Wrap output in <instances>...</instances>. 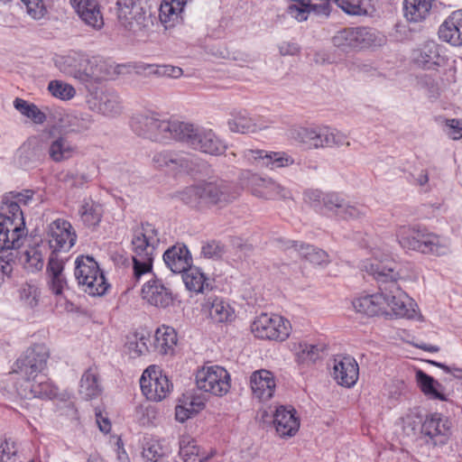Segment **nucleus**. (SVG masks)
<instances>
[{
	"label": "nucleus",
	"mask_w": 462,
	"mask_h": 462,
	"mask_svg": "<svg viewBox=\"0 0 462 462\" xmlns=\"http://www.w3.org/2000/svg\"><path fill=\"white\" fill-rule=\"evenodd\" d=\"M79 213L84 225L88 227L97 226L101 220V208L93 200H84Z\"/></svg>",
	"instance_id": "43"
},
{
	"label": "nucleus",
	"mask_w": 462,
	"mask_h": 462,
	"mask_svg": "<svg viewBox=\"0 0 462 462\" xmlns=\"http://www.w3.org/2000/svg\"><path fill=\"white\" fill-rule=\"evenodd\" d=\"M412 59L414 63L423 69H435L439 66L441 60L439 44L433 41L426 42L413 51Z\"/></svg>",
	"instance_id": "30"
},
{
	"label": "nucleus",
	"mask_w": 462,
	"mask_h": 462,
	"mask_svg": "<svg viewBox=\"0 0 462 462\" xmlns=\"http://www.w3.org/2000/svg\"><path fill=\"white\" fill-rule=\"evenodd\" d=\"M295 413L296 411L291 407L280 406L276 409L273 423L280 437H291L298 431L300 421Z\"/></svg>",
	"instance_id": "27"
},
{
	"label": "nucleus",
	"mask_w": 462,
	"mask_h": 462,
	"mask_svg": "<svg viewBox=\"0 0 462 462\" xmlns=\"http://www.w3.org/2000/svg\"><path fill=\"white\" fill-rule=\"evenodd\" d=\"M154 348L162 355L172 350L177 344V334L172 328H158L154 335Z\"/></svg>",
	"instance_id": "41"
},
{
	"label": "nucleus",
	"mask_w": 462,
	"mask_h": 462,
	"mask_svg": "<svg viewBox=\"0 0 462 462\" xmlns=\"http://www.w3.org/2000/svg\"><path fill=\"white\" fill-rule=\"evenodd\" d=\"M416 379L421 392L425 395L440 401L447 400L445 394L439 390V388H442L441 384L432 376L427 374L421 370H418L416 373Z\"/></svg>",
	"instance_id": "39"
},
{
	"label": "nucleus",
	"mask_w": 462,
	"mask_h": 462,
	"mask_svg": "<svg viewBox=\"0 0 462 462\" xmlns=\"http://www.w3.org/2000/svg\"><path fill=\"white\" fill-rule=\"evenodd\" d=\"M223 247L217 241H210L202 246V254L208 259H217L223 254Z\"/></svg>",
	"instance_id": "59"
},
{
	"label": "nucleus",
	"mask_w": 462,
	"mask_h": 462,
	"mask_svg": "<svg viewBox=\"0 0 462 462\" xmlns=\"http://www.w3.org/2000/svg\"><path fill=\"white\" fill-rule=\"evenodd\" d=\"M142 297L151 305L159 308H166L173 302L171 291L157 278L151 279L143 286Z\"/></svg>",
	"instance_id": "23"
},
{
	"label": "nucleus",
	"mask_w": 462,
	"mask_h": 462,
	"mask_svg": "<svg viewBox=\"0 0 462 462\" xmlns=\"http://www.w3.org/2000/svg\"><path fill=\"white\" fill-rule=\"evenodd\" d=\"M358 376L359 367L354 357L337 356L334 358L333 377L338 384L350 388L356 384Z\"/></svg>",
	"instance_id": "20"
},
{
	"label": "nucleus",
	"mask_w": 462,
	"mask_h": 462,
	"mask_svg": "<svg viewBox=\"0 0 462 462\" xmlns=\"http://www.w3.org/2000/svg\"><path fill=\"white\" fill-rule=\"evenodd\" d=\"M188 0H164L160 5L159 18L165 29L182 21L181 14Z\"/></svg>",
	"instance_id": "33"
},
{
	"label": "nucleus",
	"mask_w": 462,
	"mask_h": 462,
	"mask_svg": "<svg viewBox=\"0 0 462 462\" xmlns=\"http://www.w3.org/2000/svg\"><path fill=\"white\" fill-rule=\"evenodd\" d=\"M79 393L85 400L95 399L101 393L97 374L92 369H88L83 374Z\"/></svg>",
	"instance_id": "40"
},
{
	"label": "nucleus",
	"mask_w": 462,
	"mask_h": 462,
	"mask_svg": "<svg viewBox=\"0 0 462 462\" xmlns=\"http://www.w3.org/2000/svg\"><path fill=\"white\" fill-rule=\"evenodd\" d=\"M98 111L106 116L107 114H121L123 112L122 101L116 95H105L102 96V104Z\"/></svg>",
	"instance_id": "52"
},
{
	"label": "nucleus",
	"mask_w": 462,
	"mask_h": 462,
	"mask_svg": "<svg viewBox=\"0 0 462 462\" xmlns=\"http://www.w3.org/2000/svg\"><path fill=\"white\" fill-rule=\"evenodd\" d=\"M88 60L79 52H70L65 56H59L55 59V66L60 72L72 76L83 82H88Z\"/></svg>",
	"instance_id": "21"
},
{
	"label": "nucleus",
	"mask_w": 462,
	"mask_h": 462,
	"mask_svg": "<svg viewBox=\"0 0 462 462\" xmlns=\"http://www.w3.org/2000/svg\"><path fill=\"white\" fill-rule=\"evenodd\" d=\"M439 36L454 46H462V9L453 12L439 26Z\"/></svg>",
	"instance_id": "28"
},
{
	"label": "nucleus",
	"mask_w": 462,
	"mask_h": 462,
	"mask_svg": "<svg viewBox=\"0 0 462 462\" xmlns=\"http://www.w3.org/2000/svg\"><path fill=\"white\" fill-rule=\"evenodd\" d=\"M38 298L39 293L37 289L32 286L24 287L21 291V299L31 308H33L38 304Z\"/></svg>",
	"instance_id": "63"
},
{
	"label": "nucleus",
	"mask_w": 462,
	"mask_h": 462,
	"mask_svg": "<svg viewBox=\"0 0 462 462\" xmlns=\"http://www.w3.org/2000/svg\"><path fill=\"white\" fill-rule=\"evenodd\" d=\"M19 394L24 398H47L52 399L57 396V388L50 382L47 375L40 374L35 379L23 382L18 388Z\"/></svg>",
	"instance_id": "22"
},
{
	"label": "nucleus",
	"mask_w": 462,
	"mask_h": 462,
	"mask_svg": "<svg viewBox=\"0 0 462 462\" xmlns=\"http://www.w3.org/2000/svg\"><path fill=\"white\" fill-rule=\"evenodd\" d=\"M323 351V346L319 345L309 344L307 342H301L298 346V359L299 361L305 362H315L319 359L321 356V353Z\"/></svg>",
	"instance_id": "47"
},
{
	"label": "nucleus",
	"mask_w": 462,
	"mask_h": 462,
	"mask_svg": "<svg viewBox=\"0 0 462 462\" xmlns=\"http://www.w3.org/2000/svg\"><path fill=\"white\" fill-rule=\"evenodd\" d=\"M87 70L88 81L93 80L96 82L114 79L122 73L124 65H116L111 61L105 60H94L88 61Z\"/></svg>",
	"instance_id": "29"
},
{
	"label": "nucleus",
	"mask_w": 462,
	"mask_h": 462,
	"mask_svg": "<svg viewBox=\"0 0 462 462\" xmlns=\"http://www.w3.org/2000/svg\"><path fill=\"white\" fill-rule=\"evenodd\" d=\"M254 395L261 401L270 400L275 391V379L273 373L266 369L254 371L250 377Z\"/></svg>",
	"instance_id": "25"
},
{
	"label": "nucleus",
	"mask_w": 462,
	"mask_h": 462,
	"mask_svg": "<svg viewBox=\"0 0 462 462\" xmlns=\"http://www.w3.org/2000/svg\"><path fill=\"white\" fill-rule=\"evenodd\" d=\"M173 140L186 143L194 151L213 156L221 155L226 150L225 143L212 129L179 119Z\"/></svg>",
	"instance_id": "6"
},
{
	"label": "nucleus",
	"mask_w": 462,
	"mask_h": 462,
	"mask_svg": "<svg viewBox=\"0 0 462 462\" xmlns=\"http://www.w3.org/2000/svg\"><path fill=\"white\" fill-rule=\"evenodd\" d=\"M332 42L343 51L365 49L376 45L377 37L365 27L346 28L333 36Z\"/></svg>",
	"instance_id": "16"
},
{
	"label": "nucleus",
	"mask_w": 462,
	"mask_h": 462,
	"mask_svg": "<svg viewBox=\"0 0 462 462\" xmlns=\"http://www.w3.org/2000/svg\"><path fill=\"white\" fill-rule=\"evenodd\" d=\"M167 453V448L162 441L153 437H145L143 447V457L150 462H159Z\"/></svg>",
	"instance_id": "42"
},
{
	"label": "nucleus",
	"mask_w": 462,
	"mask_h": 462,
	"mask_svg": "<svg viewBox=\"0 0 462 462\" xmlns=\"http://www.w3.org/2000/svg\"><path fill=\"white\" fill-rule=\"evenodd\" d=\"M151 339L150 333L143 329L130 333L125 342V348L129 356L136 358L146 355L150 351Z\"/></svg>",
	"instance_id": "34"
},
{
	"label": "nucleus",
	"mask_w": 462,
	"mask_h": 462,
	"mask_svg": "<svg viewBox=\"0 0 462 462\" xmlns=\"http://www.w3.org/2000/svg\"><path fill=\"white\" fill-rule=\"evenodd\" d=\"M195 156L184 151L163 150L154 153L152 163L158 169L170 171H190L195 167Z\"/></svg>",
	"instance_id": "18"
},
{
	"label": "nucleus",
	"mask_w": 462,
	"mask_h": 462,
	"mask_svg": "<svg viewBox=\"0 0 462 462\" xmlns=\"http://www.w3.org/2000/svg\"><path fill=\"white\" fill-rule=\"evenodd\" d=\"M50 93L61 100H69L75 94L76 89L69 83L61 80H51L48 85Z\"/></svg>",
	"instance_id": "48"
},
{
	"label": "nucleus",
	"mask_w": 462,
	"mask_h": 462,
	"mask_svg": "<svg viewBox=\"0 0 462 462\" xmlns=\"http://www.w3.org/2000/svg\"><path fill=\"white\" fill-rule=\"evenodd\" d=\"M318 6V4L311 5V3H306L301 5L291 4L287 7V14L288 15L297 20L298 22H304L308 19L310 12Z\"/></svg>",
	"instance_id": "53"
},
{
	"label": "nucleus",
	"mask_w": 462,
	"mask_h": 462,
	"mask_svg": "<svg viewBox=\"0 0 462 462\" xmlns=\"http://www.w3.org/2000/svg\"><path fill=\"white\" fill-rule=\"evenodd\" d=\"M230 131L238 134H254L267 128L262 117H232L227 122Z\"/></svg>",
	"instance_id": "37"
},
{
	"label": "nucleus",
	"mask_w": 462,
	"mask_h": 462,
	"mask_svg": "<svg viewBox=\"0 0 462 462\" xmlns=\"http://www.w3.org/2000/svg\"><path fill=\"white\" fill-rule=\"evenodd\" d=\"M284 249L297 253L313 264L323 265L329 263L328 254L325 251L310 245L299 244L297 241H288L284 244Z\"/></svg>",
	"instance_id": "32"
},
{
	"label": "nucleus",
	"mask_w": 462,
	"mask_h": 462,
	"mask_svg": "<svg viewBox=\"0 0 462 462\" xmlns=\"http://www.w3.org/2000/svg\"><path fill=\"white\" fill-rule=\"evenodd\" d=\"M291 323L276 314L261 313L251 324L255 337L266 340L284 341L291 333Z\"/></svg>",
	"instance_id": "13"
},
{
	"label": "nucleus",
	"mask_w": 462,
	"mask_h": 462,
	"mask_svg": "<svg viewBox=\"0 0 462 462\" xmlns=\"http://www.w3.org/2000/svg\"><path fill=\"white\" fill-rule=\"evenodd\" d=\"M46 237L51 250L47 264L50 288L54 294L60 295L67 285L63 274L67 258L60 257V254L68 253L73 247L77 241V234L68 220L58 218L49 224Z\"/></svg>",
	"instance_id": "2"
},
{
	"label": "nucleus",
	"mask_w": 462,
	"mask_h": 462,
	"mask_svg": "<svg viewBox=\"0 0 462 462\" xmlns=\"http://www.w3.org/2000/svg\"><path fill=\"white\" fill-rule=\"evenodd\" d=\"M33 191H11L2 198L0 206V247L19 248L23 245L27 229L21 205H28Z\"/></svg>",
	"instance_id": "3"
},
{
	"label": "nucleus",
	"mask_w": 462,
	"mask_h": 462,
	"mask_svg": "<svg viewBox=\"0 0 462 462\" xmlns=\"http://www.w3.org/2000/svg\"><path fill=\"white\" fill-rule=\"evenodd\" d=\"M14 107L22 116H46V112L41 110L36 105L19 97L14 100Z\"/></svg>",
	"instance_id": "54"
},
{
	"label": "nucleus",
	"mask_w": 462,
	"mask_h": 462,
	"mask_svg": "<svg viewBox=\"0 0 462 462\" xmlns=\"http://www.w3.org/2000/svg\"><path fill=\"white\" fill-rule=\"evenodd\" d=\"M291 137L301 143L308 149L331 147L334 145H349L346 136L335 129L319 128L309 129L301 126L290 130Z\"/></svg>",
	"instance_id": "10"
},
{
	"label": "nucleus",
	"mask_w": 462,
	"mask_h": 462,
	"mask_svg": "<svg viewBox=\"0 0 462 462\" xmlns=\"http://www.w3.org/2000/svg\"><path fill=\"white\" fill-rule=\"evenodd\" d=\"M116 16L119 24L134 35L148 32L153 25L154 18L138 0H117Z\"/></svg>",
	"instance_id": "8"
},
{
	"label": "nucleus",
	"mask_w": 462,
	"mask_h": 462,
	"mask_svg": "<svg viewBox=\"0 0 462 462\" xmlns=\"http://www.w3.org/2000/svg\"><path fill=\"white\" fill-rule=\"evenodd\" d=\"M324 193L319 189H309L303 193L304 201L313 208H319L322 205Z\"/></svg>",
	"instance_id": "60"
},
{
	"label": "nucleus",
	"mask_w": 462,
	"mask_h": 462,
	"mask_svg": "<svg viewBox=\"0 0 462 462\" xmlns=\"http://www.w3.org/2000/svg\"><path fill=\"white\" fill-rule=\"evenodd\" d=\"M136 71L138 73L144 72L149 75L154 74L161 77H169L173 79L180 78L183 73L182 69L180 67L171 65L154 66L149 64L136 66Z\"/></svg>",
	"instance_id": "45"
},
{
	"label": "nucleus",
	"mask_w": 462,
	"mask_h": 462,
	"mask_svg": "<svg viewBox=\"0 0 462 462\" xmlns=\"http://www.w3.org/2000/svg\"><path fill=\"white\" fill-rule=\"evenodd\" d=\"M60 180L69 187H81L88 181V179L83 174H78L72 171L61 172Z\"/></svg>",
	"instance_id": "58"
},
{
	"label": "nucleus",
	"mask_w": 462,
	"mask_h": 462,
	"mask_svg": "<svg viewBox=\"0 0 462 462\" xmlns=\"http://www.w3.org/2000/svg\"><path fill=\"white\" fill-rule=\"evenodd\" d=\"M180 456L183 457L184 462H203L207 457H204L200 454V448L195 442L187 448V453H181Z\"/></svg>",
	"instance_id": "64"
},
{
	"label": "nucleus",
	"mask_w": 462,
	"mask_h": 462,
	"mask_svg": "<svg viewBox=\"0 0 462 462\" xmlns=\"http://www.w3.org/2000/svg\"><path fill=\"white\" fill-rule=\"evenodd\" d=\"M180 199L189 206L203 204L202 183L186 187L178 194Z\"/></svg>",
	"instance_id": "49"
},
{
	"label": "nucleus",
	"mask_w": 462,
	"mask_h": 462,
	"mask_svg": "<svg viewBox=\"0 0 462 462\" xmlns=\"http://www.w3.org/2000/svg\"><path fill=\"white\" fill-rule=\"evenodd\" d=\"M346 14L350 15H361L366 13L363 7L361 0H332Z\"/></svg>",
	"instance_id": "55"
},
{
	"label": "nucleus",
	"mask_w": 462,
	"mask_h": 462,
	"mask_svg": "<svg viewBox=\"0 0 462 462\" xmlns=\"http://www.w3.org/2000/svg\"><path fill=\"white\" fill-rule=\"evenodd\" d=\"M363 269L372 275L378 283V292L356 299L353 307L356 312L369 317L385 315L395 318L412 319L416 311L412 308L411 299L397 283L399 273L395 263H383L377 258L366 261Z\"/></svg>",
	"instance_id": "1"
},
{
	"label": "nucleus",
	"mask_w": 462,
	"mask_h": 462,
	"mask_svg": "<svg viewBox=\"0 0 462 462\" xmlns=\"http://www.w3.org/2000/svg\"><path fill=\"white\" fill-rule=\"evenodd\" d=\"M396 238L403 249L435 255L445 254L447 251L439 236L425 228L402 226L396 230Z\"/></svg>",
	"instance_id": "7"
},
{
	"label": "nucleus",
	"mask_w": 462,
	"mask_h": 462,
	"mask_svg": "<svg viewBox=\"0 0 462 462\" xmlns=\"http://www.w3.org/2000/svg\"><path fill=\"white\" fill-rule=\"evenodd\" d=\"M344 199L338 194L331 192L324 195L322 205L326 209L338 216L340 209L344 207Z\"/></svg>",
	"instance_id": "56"
},
{
	"label": "nucleus",
	"mask_w": 462,
	"mask_h": 462,
	"mask_svg": "<svg viewBox=\"0 0 462 462\" xmlns=\"http://www.w3.org/2000/svg\"><path fill=\"white\" fill-rule=\"evenodd\" d=\"M247 156H251L255 160H265L266 166H271L272 168L286 167L291 165L294 162V160L285 152L268 153L262 150H249Z\"/></svg>",
	"instance_id": "38"
},
{
	"label": "nucleus",
	"mask_w": 462,
	"mask_h": 462,
	"mask_svg": "<svg viewBox=\"0 0 462 462\" xmlns=\"http://www.w3.org/2000/svg\"><path fill=\"white\" fill-rule=\"evenodd\" d=\"M163 262L174 273H182L192 264V257L188 247L183 244H176L163 254Z\"/></svg>",
	"instance_id": "24"
},
{
	"label": "nucleus",
	"mask_w": 462,
	"mask_h": 462,
	"mask_svg": "<svg viewBox=\"0 0 462 462\" xmlns=\"http://www.w3.org/2000/svg\"><path fill=\"white\" fill-rule=\"evenodd\" d=\"M140 386L145 397L152 402L166 398L172 388L168 377L155 366L144 370L140 379Z\"/></svg>",
	"instance_id": "17"
},
{
	"label": "nucleus",
	"mask_w": 462,
	"mask_h": 462,
	"mask_svg": "<svg viewBox=\"0 0 462 462\" xmlns=\"http://www.w3.org/2000/svg\"><path fill=\"white\" fill-rule=\"evenodd\" d=\"M365 214L364 208H360L356 206L349 205L344 202V207L340 209L338 217L344 219H354L358 218Z\"/></svg>",
	"instance_id": "61"
},
{
	"label": "nucleus",
	"mask_w": 462,
	"mask_h": 462,
	"mask_svg": "<svg viewBox=\"0 0 462 462\" xmlns=\"http://www.w3.org/2000/svg\"><path fill=\"white\" fill-rule=\"evenodd\" d=\"M49 350L43 344H36L29 348L16 360L13 372L18 374L28 382L35 379L40 374H44L47 361L49 358Z\"/></svg>",
	"instance_id": "12"
},
{
	"label": "nucleus",
	"mask_w": 462,
	"mask_h": 462,
	"mask_svg": "<svg viewBox=\"0 0 462 462\" xmlns=\"http://www.w3.org/2000/svg\"><path fill=\"white\" fill-rule=\"evenodd\" d=\"M420 434L425 443L443 446L448 443L452 434V422L441 413H430L421 423Z\"/></svg>",
	"instance_id": "14"
},
{
	"label": "nucleus",
	"mask_w": 462,
	"mask_h": 462,
	"mask_svg": "<svg viewBox=\"0 0 462 462\" xmlns=\"http://www.w3.org/2000/svg\"><path fill=\"white\" fill-rule=\"evenodd\" d=\"M198 388L217 396H223L230 389V375L222 366L203 367L196 374Z\"/></svg>",
	"instance_id": "15"
},
{
	"label": "nucleus",
	"mask_w": 462,
	"mask_h": 462,
	"mask_svg": "<svg viewBox=\"0 0 462 462\" xmlns=\"http://www.w3.org/2000/svg\"><path fill=\"white\" fill-rule=\"evenodd\" d=\"M160 238L157 229L145 223L134 230L131 241L134 278L139 281L142 276L152 273V264Z\"/></svg>",
	"instance_id": "4"
},
{
	"label": "nucleus",
	"mask_w": 462,
	"mask_h": 462,
	"mask_svg": "<svg viewBox=\"0 0 462 462\" xmlns=\"http://www.w3.org/2000/svg\"><path fill=\"white\" fill-rule=\"evenodd\" d=\"M205 306L208 308L209 318L214 322H231L236 317L234 309L223 299L209 297Z\"/></svg>",
	"instance_id": "35"
},
{
	"label": "nucleus",
	"mask_w": 462,
	"mask_h": 462,
	"mask_svg": "<svg viewBox=\"0 0 462 462\" xmlns=\"http://www.w3.org/2000/svg\"><path fill=\"white\" fill-rule=\"evenodd\" d=\"M14 249L0 247V285L5 281V278L8 277L13 271L12 263L14 260V254L11 250Z\"/></svg>",
	"instance_id": "51"
},
{
	"label": "nucleus",
	"mask_w": 462,
	"mask_h": 462,
	"mask_svg": "<svg viewBox=\"0 0 462 462\" xmlns=\"http://www.w3.org/2000/svg\"><path fill=\"white\" fill-rule=\"evenodd\" d=\"M16 453L15 442L11 439H5L4 443L0 444V462H7Z\"/></svg>",
	"instance_id": "62"
},
{
	"label": "nucleus",
	"mask_w": 462,
	"mask_h": 462,
	"mask_svg": "<svg viewBox=\"0 0 462 462\" xmlns=\"http://www.w3.org/2000/svg\"><path fill=\"white\" fill-rule=\"evenodd\" d=\"M24 268L30 272H36L42 269L44 261L43 255L39 246H33L27 249L22 256Z\"/></svg>",
	"instance_id": "46"
},
{
	"label": "nucleus",
	"mask_w": 462,
	"mask_h": 462,
	"mask_svg": "<svg viewBox=\"0 0 462 462\" xmlns=\"http://www.w3.org/2000/svg\"><path fill=\"white\" fill-rule=\"evenodd\" d=\"M91 120L88 117H59L46 129V133L52 139L49 146V155L56 162L71 158L76 152V146L72 145L65 137L70 133H80L88 129Z\"/></svg>",
	"instance_id": "5"
},
{
	"label": "nucleus",
	"mask_w": 462,
	"mask_h": 462,
	"mask_svg": "<svg viewBox=\"0 0 462 462\" xmlns=\"http://www.w3.org/2000/svg\"><path fill=\"white\" fill-rule=\"evenodd\" d=\"M289 191L273 180L253 179L252 194L264 199H285Z\"/></svg>",
	"instance_id": "31"
},
{
	"label": "nucleus",
	"mask_w": 462,
	"mask_h": 462,
	"mask_svg": "<svg viewBox=\"0 0 462 462\" xmlns=\"http://www.w3.org/2000/svg\"><path fill=\"white\" fill-rule=\"evenodd\" d=\"M433 0H404V16L412 23H419L430 14Z\"/></svg>",
	"instance_id": "36"
},
{
	"label": "nucleus",
	"mask_w": 462,
	"mask_h": 462,
	"mask_svg": "<svg viewBox=\"0 0 462 462\" xmlns=\"http://www.w3.org/2000/svg\"><path fill=\"white\" fill-rule=\"evenodd\" d=\"M182 279L186 288L194 292H201L206 284L204 273L198 267L190 265L182 273Z\"/></svg>",
	"instance_id": "44"
},
{
	"label": "nucleus",
	"mask_w": 462,
	"mask_h": 462,
	"mask_svg": "<svg viewBox=\"0 0 462 462\" xmlns=\"http://www.w3.org/2000/svg\"><path fill=\"white\" fill-rule=\"evenodd\" d=\"M178 119L156 117H133L130 125L134 132L152 141H166L174 138Z\"/></svg>",
	"instance_id": "11"
},
{
	"label": "nucleus",
	"mask_w": 462,
	"mask_h": 462,
	"mask_svg": "<svg viewBox=\"0 0 462 462\" xmlns=\"http://www.w3.org/2000/svg\"><path fill=\"white\" fill-rule=\"evenodd\" d=\"M71 5L88 26L94 29H101L104 20L97 0H70Z\"/></svg>",
	"instance_id": "26"
},
{
	"label": "nucleus",
	"mask_w": 462,
	"mask_h": 462,
	"mask_svg": "<svg viewBox=\"0 0 462 462\" xmlns=\"http://www.w3.org/2000/svg\"><path fill=\"white\" fill-rule=\"evenodd\" d=\"M202 183L203 204L223 206L237 196L234 188L224 180Z\"/></svg>",
	"instance_id": "19"
},
{
	"label": "nucleus",
	"mask_w": 462,
	"mask_h": 462,
	"mask_svg": "<svg viewBox=\"0 0 462 462\" xmlns=\"http://www.w3.org/2000/svg\"><path fill=\"white\" fill-rule=\"evenodd\" d=\"M75 278L85 292L91 296H102L109 288L97 263L90 256L79 255L75 261Z\"/></svg>",
	"instance_id": "9"
},
{
	"label": "nucleus",
	"mask_w": 462,
	"mask_h": 462,
	"mask_svg": "<svg viewBox=\"0 0 462 462\" xmlns=\"http://www.w3.org/2000/svg\"><path fill=\"white\" fill-rule=\"evenodd\" d=\"M445 132L453 140L462 139V118H448Z\"/></svg>",
	"instance_id": "57"
},
{
	"label": "nucleus",
	"mask_w": 462,
	"mask_h": 462,
	"mask_svg": "<svg viewBox=\"0 0 462 462\" xmlns=\"http://www.w3.org/2000/svg\"><path fill=\"white\" fill-rule=\"evenodd\" d=\"M26 6L28 14L40 20L45 16L48 8L51 6L52 0H21Z\"/></svg>",
	"instance_id": "50"
}]
</instances>
